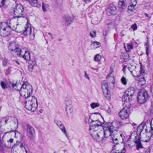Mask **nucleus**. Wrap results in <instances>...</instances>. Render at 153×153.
I'll use <instances>...</instances> for the list:
<instances>
[{"mask_svg":"<svg viewBox=\"0 0 153 153\" xmlns=\"http://www.w3.org/2000/svg\"><path fill=\"white\" fill-rule=\"evenodd\" d=\"M19 91L21 96L25 99H30V95L32 92V87L28 83L24 82L20 90H17Z\"/></svg>","mask_w":153,"mask_h":153,"instance_id":"f257e3e1","label":"nucleus"},{"mask_svg":"<svg viewBox=\"0 0 153 153\" xmlns=\"http://www.w3.org/2000/svg\"><path fill=\"white\" fill-rule=\"evenodd\" d=\"M26 108L28 110L32 112L36 110L38 106L36 98L34 96L26 100L25 102Z\"/></svg>","mask_w":153,"mask_h":153,"instance_id":"f03ea898","label":"nucleus"},{"mask_svg":"<svg viewBox=\"0 0 153 153\" xmlns=\"http://www.w3.org/2000/svg\"><path fill=\"white\" fill-rule=\"evenodd\" d=\"M11 27L5 22L0 23V35L1 36H7L9 35L11 32Z\"/></svg>","mask_w":153,"mask_h":153,"instance_id":"7ed1b4c3","label":"nucleus"},{"mask_svg":"<svg viewBox=\"0 0 153 153\" xmlns=\"http://www.w3.org/2000/svg\"><path fill=\"white\" fill-rule=\"evenodd\" d=\"M8 49L11 52H14L18 56H21V53L22 52L20 46L17 42H11L9 44Z\"/></svg>","mask_w":153,"mask_h":153,"instance_id":"20e7f679","label":"nucleus"},{"mask_svg":"<svg viewBox=\"0 0 153 153\" xmlns=\"http://www.w3.org/2000/svg\"><path fill=\"white\" fill-rule=\"evenodd\" d=\"M91 135L94 139L97 141H101L104 138L103 132L102 130L100 132H98V130L90 129Z\"/></svg>","mask_w":153,"mask_h":153,"instance_id":"39448f33","label":"nucleus"},{"mask_svg":"<svg viewBox=\"0 0 153 153\" xmlns=\"http://www.w3.org/2000/svg\"><path fill=\"white\" fill-rule=\"evenodd\" d=\"M148 97V91L145 89L142 90L137 94V101L140 103L143 104L146 101Z\"/></svg>","mask_w":153,"mask_h":153,"instance_id":"423d86ee","label":"nucleus"},{"mask_svg":"<svg viewBox=\"0 0 153 153\" xmlns=\"http://www.w3.org/2000/svg\"><path fill=\"white\" fill-rule=\"evenodd\" d=\"M24 13L23 7L21 4H17L16 8L14 9L13 18H19L23 17V15Z\"/></svg>","mask_w":153,"mask_h":153,"instance_id":"0eeeda50","label":"nucleus"},{"mask_svg":"<svg viewBox=\"0 0 153 153\" xmlns=\"http://www.w3.org/2000/svg\"><path fill=\"white\" fill-rule=\"evenodd\" d=\"M98 114L99 115V116H100V114L99 113H94L91 114L89 118V120L90 119L91 121L90 122L92 123L91 124L90 126V127L92 128H94V127L96 128L99 127H102V126L105 122L104 120H103V123H102L100 122L97 119V120H94L93 119H92L91 118V117H95L96 116L95 115V114Z\"/></svg>","mask_w":153,"mask_h":153,"instance_id":"6e6552de","label":"nucleus"},{"mask_svg":"<svg viewBox=\"0 0 153 153\" xmlns=\"http://www.w3.org/2000/svg\"><path fill=\"white\" fill-rule=\"evenodd\" d=\"M130 107L125 106L119 113V116L122 119L127 118L130 113Z\"/></svg>","mask_w":153,"mask_h":153,"instance_id":"1a4fd4ad","label":"nucleus"},{"mask_svg":"<svg viewBox=\"0 0 153 153\" xmlns=\"http://www.w3.org/2000/svg\"><path fill=\"white\" fill-rule=\"evenodd\" d=\"M28 21H27V24L26 25L25 29L22 30L20 32H21L22 34L25 36L30 35V38L33 39L35 37V35L31 31V28L30 25V26L28 25Z\"/></svg>","mask_w":153,"mask_h":153,"instance_id":"9d476101","label":"nucleus"},{"mask_svg":"<svg viewBox=\"0 0 153 153\" xmlns=\"http://www.w3.org/2000/svg\"><path fill=\"white\" fill-rule=\"evenodd\" d=\"M27 136L30 140H33L35 137V132L34 128L29 124H27Z\"/></svg>","mask_w":153,"mask_h":153,"instance_id":"9b49d317","label":"nucleus"},{"mask_svg":"<svg viewBox=\"0 0 153 153\" xmlns=\"http://www.w3.org/2000/svg\"><path fill=\"white\" fill-rule=\"evenodd\" d=\"M102 84L104 94L105 96H106L105 97L107 99H109L110 98V93L108 90V84L104 82H102Z\"/></svg>","mask_w":153,"mask_h":153,"instance_id":"f8f14e48","label":"nucleus"},{"mask_svg":"<svg viewBox=\"0 0 153 153\" xmlns=\"http://www.w3.org/2000/svg\"><path fill=\"white\" fill-rule=\"evenodd\" d=\"M122 101L124 102L125 104V106L127 105V106L130 107V103L129 102L131 100L132 97L128 95L125 93L122 98Z\"/></svg>","mask_w":153,"mask_h":153,"instance_id":"ddd939ff","label":"nucleus"},{"mask_svg":"<svg viewBox=\"0 0 153 153\" xmlns=\"http://www.w3.org/2000/svg\"><path fill=\"white\" fill-rule=\"evenodd\" d=\"M116 8L113 4H110L107 9V12L109 15H115L116 13Z\"/></svg>","mask_w":153,"mask_h":153,"instance_id":"4468645a","label":"nucleus"},{"mask_svg":"<svg viewBox=\"0 0 153 153\" xmlns=\"http://www.w3.org/2000/svg\"><path fill=\"white\" fill-rule=\"evenodd\" d=\"M54 122L56 123L58 127L61 129L62 131L65 134L66 137L68 138V136L67 134V131L65 128V127L62 123L60 121H54Z\"/></svg>","mask_w":153,"mask_h":153,"instance_id":"2eb2a0df","label":"nucleus"},{"mask_svg":"<svg viewBox=\"0 0 153 153\" xmlns=\"http://www.w3.org/2000/svg\"><path fill=\"white\" fill-rule=\"evenodd\" d=\"M126 0H119L118 6L120 11H123L126 7Z\"/></svg>","mask_w":153,"mask_h":153,"instance_id":"dca6fc26","label":"nucleus"},{"mask_svg":"<svg viewBox=\"0 0 153 153\" xmlns=\"http://www.w3.org/2000/svg\"><path fill=\"white\" fill-rule=\"evenodd\" d=\"M135 139H137V136L135 137ZM134 143L136 144V149L137 150H139L140 148H143V147L140 142V137L138 138L137 139H135L134 141Z\"/></svg>","mask_w":153,"mask_h":153,"instance_id":"f3484780","label":"nucleus"},{"mask_svg":"<svg viewBox=\"0 0 153 153\" xmlns=\"http://www.w3.org/2000/svg\"><path fill=\"white\" fill-rule=\"evenodd\" d=\"M122 125V123L121 121L117 120H114L112 122V126L115 129L120 128Z\"/></svg>","mask_w":153,"mask_h":153,"instance_id":"a211bd4d","label":"nucleus"},{"mask_svg":"<svg viewBox=\"0 0 153 153\" xmlns=\"http://www.w3.org/2000/svg\"><path fill=\"white\" fill-rule=\"evenodd\" d=\"M27 1L32 6L39 7L41 6V4L38 2L37 0H28Z\"/></svg>","mask_w":153,"mask_h":153,"instance_id":"6ab92c4d","label":"nucleus"},{"mask_svg":"<svg viewBox=\"0 0 153 153\" xmlns=\"http://www.w3.org/2000/svg\"><path fill=\"white\" fill-rule=\"evenodd\" d=\"M135 92V89L133 87H130L128 88L125 93L127 95L131 97L133 95Z\"/></svg>","mask_w":153,"mask_h":153,"instance_id":"aec40b11","label":"nucleus"},{"mask_svg":"<svg viewBox=\"0 0 153 153\" xmlns=\"http://www.w3.org/2000/svg\"><path fill=\"white\" fill-rule=\"evenodd\" d=\"M65 104L66 107L65 110L66 111L72 108L71 105V101L70 100L66 98L65 99Z\"/></svg>","mask_w":153,"mask_h":153,"instance_id":"412c9836","label":"nucleus"},{"mask_svg":"<svg viewBox=\"0 0 153 153\" xmlns=\"http://www.w3.org/2000/svg\"><path fill=\"white\" fill-rule=\"evenodd\" d=\"M109 129H108V130L105 129L102 130L103 132L104 138L105 137L107 138L110 136H111V135H112L113 134V132L114 131H113V130H111L110 129V130Z\"/></svg>","mask_w":153,"mask_h":153,"instance_id":"4be33fe9","label":"nucleus"},{"mask_svg":"<svg viewBox=\"0 0 153 153\" xmlns=\"http://www.w3.org/2000/svg\"><path fill=\"white\" fill-rule=\"evenodd\" d=\"M25 53L24 55H22V52L21 53V56L20 57H22L26 60L28 61L30 60V52L28 51H25Z\"/></svg>","mask_w":153,"mask_h":153,"instance_id":"5701e85b","label":"nucleus"},{"mask_svg":"<svg viewBox=\"0 0 153 153\" xmlns=\"http://www.w3.org/2000/svg\"><path fill=\"white\" fill-rule=\"evenodd\" d=\"M111 137L112 138L113 143L114 144H116V145H114L113 146V149L111 151V153H113V150L116 149L115 147L116 145L118 144V141L117 138L113 134H112V135H111Z\"/></svg>","mask_w":153,"mask_h":153,"instance_id":"b1692460","label":"nucleus"},{"mask_svg":"<svg viewBox=\"0 0 153 153\" xmlns=\"http://www.w3.org/2000/svg\"><path fill=\"white\" fill-rule=\"evenodd\" d=\"M36 63L35 60L34 61H30L29 63V65L28 66V68L30 72H32L34 66Z\"/></svg>","mask_w":153,"mask_h":153,"instance_id":"393cba45","label":"nucleus"},{"mask_svg":"<svg viewBox=\"0 0 153 153\" xmlns=\"http://www.w3.org/2000/svg\"><path fill=\"white\" fill-rule=\"evenodd\" d=\"M150 128H151V131H149V132H151V133H152V134L150 136H146V137H148V139L146 140H142V141H143L144 142H148L150 140V139L151 137H152V135H153V132L152 131L153 130V126H152V122H150Z\"/></svg>","mask_w":153,"mask_h":153,"instance_id":"a878e982","label":"nucleus"},{"mask_svg":"<svg viewBox=\"0 0 153 153\" xmlns=\"http://www.w3.org/2000/svg\"><path fill=\"white\" fill-rule=\"evenodd\" d=\"M9 119L7 117H4L2 118L0 121V124L2 126L8 123Z\"/></svg>","mask_w":153,"mask_h":153,"instance_id":"bb28decb","label":"nucleus"},{"mask_svg":"<svg viewBox=\"0 0 153 153\" xmlns=\"http://www.w3.org/2000/svg\"><path fill=\"white\" fill-rule=\"evenodd\" d=\"M145 124H140L139 126H138L137 128V132H140V134L142 132L144 126H145Z\"/></svg>","mask_w":153,"mask_h":153,"instance_id":"cd10ccee","label":"nucleus"},{"mask_svg":"<svg viewBox=\"0 0 153 153\" xmlns=\"http://www.w3.org/2000/svg\"><path fill=\"white\" fill-rule=\"evenodd\" d=\"M11 132H13V133H14V134H15V135H16V134H17V135L19 134L21 139H22V135L20 133V132H18V131H15V130L13 131V130H12L10 131L5 132L4 133V134H6L8 133Z\"/></svg>","mask_w":153,"mask_h":153,"instance_id":"c85d7f7f","label":"nucleus"},{"mask_svg":"<svg viewBox=\"0 0 153 153\" xmlns=\"http://www.w3.org/2000/svg\"><path fill=\"white\" fill-rule=\"evenodd\" d=\"M123 57L124 61L127 62L129 60L130 56L128 53H126L123 54Z\"/></svg>","mask_w":153,"mask_h":153,"instance_id":"c756f323","label":"nucleus"},{"mask_svg":"<svg viewBox=\"0 0 153 153\" xmlns=\"http://www.w3.org/2000/svg\"><path fill=\"white\" fill-rule=\"evenodd\" d=\"M91 46H94V48H97L100 46V43L97 41L93 42L91 45Z\"/></svg>","mask_w":153,"mask_h":153,"instance_id":"7c9ffc66","label":"nucleus"},{"mask_svg":"<svg viewBox=\"0 0 153 153\" xmlns=\"http://www.w3.org/2000/svg\"><path fill=\"white\" fill-rule=\"evenodd\" d=\"M99 105L100 104L98 103L92 102L90 104V106L93 109L99 107Z\"/></svg>","mask_w":153,"mask_h":153,"instance_id":"2f4dec72","label":"nucleus"},{"mask_svg":"<svg viewBox=\"0 0 153 153\" xmlns=\"http://www.w3.org/2000/svg\"><path fill=\"white\" fill-rule=\"evenodd\" d=\"M2 66L4 67L6 66L8 62V60L6 58H3L2 59Z\"/></svg>","mask_w":153,"mask_h":153,"instance_id":"473e14b6","label":"nucleus"},{"mask_svg":"<svg viewBox=\"0 0 153 153\" xmlns=\"http://www.w3.org/2000/svg\"><path fill=\"white\" fill-rule=\"evenodd\" d=\"M63 22L65 23V26H68L73 22L72 20H64Z\"/></svg>","mask_w":153,"mask_h":153,"instance_id":"72a5a7b5","label":"nucleus"},{"mask_svg":"<svg viewBox=\"0 0 153 153\" xmlns=\"http://www.w3.org/2000/svg\"><path fill=\"white\" fill-rule=\"evenodd\" d=\"M134 7L135 6H132V4H130L128 6V12H129V11L134 12L135 10Z\"/></svg>","mask_w":153,"mask_h":153,"instance_id":"f704fd0d","label":"nucleus"},{"mask_svg":"<svg viewBox=\"0 0 153 153\" xmlns=\"http://www.w3.org/2000/svg\"><path fill=\"white\" fill-rule=\"evenodd\" d=\"M132 67V66H131V67H128V68L129 71H130L131 74H132V75L134 76V77H137V76H138V75H135L133 74V73H134L135 72V71L134 70H132L131 67Z\"/></svg>","mask_w":153,"mask_h":153,"instance_id":"c9c22d12","label":"nucleus"},{"mask_svg":"<svg viewBox=\"0 0 153 153\" xmlns=\"http://www.w3.org/2000/svg\"><path fill=\"white\" fill-rule=\"evenodd\" d=\"M101 56L99 54H97L94 57V60L95 61L98 62L100 61Z\"/></svg>","mask_w":153,"mask_h":153,"instance_id":"e433bc0d","label":"nucleus"},{"mask_svg":"<svg viewBox=\"0 0 153 153\" xmlns=\"http://www.w3.org/2000/svg\"><path fill=\"white\" fill-rule=\"evenodd\" d=\"M110 125H112V122H106L104 124L103 126H102V128H103V130H104L106 129L105 128L106 127H107Z\"/></svg>","mask_w":153,"mask_h":153,"instance_id":"4c0bfd02","label":"nucleus"},{"mask_svg":"<svg viewBox=\"0 0 153 153\" xmlns=\"http://www.w3.org/2000/svg\"><path fill=\"white\" fill-rule=\"evenodd\" d=\"M11 67H8L7 68L4 70V71L5 75H7L10 73Z\"/></svg>","mask_w":153,"mask_h":153,"instance_id":"58836bf2","label":"nucleus"},{"mask_svg":"<svg viewBox=\"0 0 153 153\" xmlns=\"http://www.w3.org/2000/svg\"><path fill=\"white\" fill-rule=\"evenodd\" d=\"M3 143V141L1 140V137H0V152H2L4 151Z\"/></svg>","mask_w":153,"mask_h":153,"instance_id":"ea45409f","label":"nucleus"},{"mask_svg":"<svg viewBox=\"0 0 153 153\" xmlns=\"http://www.w3.org/2000/svg\"><path fill=\"white\" fill-rule=\"evenodd\" d=\"M1 86L3 89H5L7 88V86L5 83L3 81H1L0 83Z\"/></svg>","mask_w":153,"mask_h":153,"instance_id":"a19ab883","label":"nucleus"},{"mask_svg":"<svg viewBox=\"0 0 153 153\" xmlns=\"http://www.w3.org/2000/svg\"><path fill=\"white\" fill-rule=\"evenodd\" d=\"M127 48L128 50L126 48V46H124V48L125 49V50L127 52H128L129 51V50L131 49H132L133 48V46L132 45L128 44L127 46Z\"/></svg>","mask_w":153,"mask_h":153,"instance_id":"79ce46f5","label":"nucleus"},{"mask_svg":"<svg viewBox=\"0 0 153 153\" xmlns=\"http://www.w3.org/2000/svg\"><path fill=\"white\" fill-rule=\"evenodd\" d=\"M74 18L73 16L72 18L70 16H69L68 14H66L63 16L64 19H74Z\"/></svg>","mask_w":153,"mask_h":153,"instance_id":"37998d69","label":"nucleus"},{"mask_svg":"<svg viewBox=\"0 0 153 153\" xmlns=\"http://www.w3.org/2000/svg\"><path fill=\"white\" fill-rule=\"evenodd\" d=\"M122 83L124 85H126L127 84V81L125 77L123 76L121 79Z\"/></svg>","mask_w":153,"mask_h":153,"instance_id":"c03bdc74","label":"nucleus"},{"mask_svg":"<svg viewBox=\"0 0 153 153\" xmlns=\"http://www.w3.org/2000/svg\"><path fill=\"white\" fill-rule=\"evenodd\" d=\"M90 35L92 37H96V31L93 30L90 32Z\"/></svg>","mask_w":153,"mask_h":153,"instance_id":"a18cd8bd","label":"nucleus"},{"mask_svg":"<svg viewBox=\"0 0 153 153\" xmlns=\"http://www.w3.org/2000/svg\"><path fill=\"white\" fill-rule=\"evenodd\" d=\"M146 55L148 56L149 54V45L148 43H146Z\"/></svg>","mask_w":153,"mask_h":153,"instance_id":"49530a36","label":"nucleus"},{"mask_svg":"<svg viewBox=\"0 0 153 153\" xmlns=\"http://www.w3.org/2000/svg\"><path fill=\"white\" fill-rule=\"evenodd\" d=\"M144 66H143L142 65H140V74H142L144 72Z\"/></svg>","mask_w":153,"mask_h":153,"instance_id":"de8ad7c7","label":"nucleus"},{"mask_svg":"<svg viewBox=\"0 0 153 153\" xmlns=\"http://www.w3.org/2000/svg\"><path fill=\"white\" fill-rule=\"evenodd\" d=\"M91 23L94 25H97L100 22V21H98L97 20H91Z\"/></svg>","mask_w":153,"mask_h":153,"instance_id":"09e8293b","label":"nucleus"},{"mask_svg":"<svg viewBox=\"0 0 153 153\" xmlns=\"http://www.w3.org/2000/svg\"><path fill=\"white\" fill-rule=\"evenodd\" d=\"M131 28L134 31L136 30L137 29V26L136 24L134 23V24L131 25Z\"/></svg>","mask_w":153,"mask_h":153,"instance_id":"8fccbe9b","label":"nucleus"},{"mask_svg":"<svg viewBox=\"0 0 153 153\" xmlns=\"http://www.w3.org/2000/svg\"><path fill=\"white\" fill-rule=\"evenodd\" d=\"M139 81L140 82H142L143 83V84L145 83L146 82L145 79L144 77H141L140 78Z\"/></svg>","mask_w":153,"mask_h":153,"instance_id":"3c124183","label":"nucleus"},{"mask_svg":"<svg viewBox=\"0 0 153 153\" xmlns=\"http://www.w3.org/2000/svg\"><path fill=\"white\" fill-rule=\"evenodd\" d=\"M105 130H108V129H110L111 130H113V131H114L116 130L113 128V126L112 125H110L109 126H108L107 127H106L105 128Z\"/></svg>","mask_w":153,"mask_h":153,"instance_id":"603ef678","label":"nucleus"},{"mask_svg":"<svg viewBox=\"0 0 153 153\" xmlns=\"http://www.w3.org/2000/svg\"><path fill=\"white\" fill-rule=\"evenodd\" d=\"M131 4L132 6H135L137 4L136 0H131Z\"/></svg>","mask_w":153,"mask_h":153,"instance_id":"864d4df0","label":"nucleus"},{"mask_svg":"<svg viewBox=\"0 0 153 153\" xmlns=\"http://www.w3.org/2000/svg\"><path fill=\"white\" fill-rule=\"evenodd\" d=\"M66 112L67 115H68V116H69L70 115V114H71L73 112V108H72L71 109L69 110L68 111Z\"/></svg>","mask_w":153,"mask_h":153,"instance_id":"5fc2aeb1","label":"nucleus"},{"mask_svg":"<svg viewBox=\"0 0 153 153\" xmlns=\"http://www.w3.org/2000/svg\"><path fill=\"white\" fill-rule=\"evenodd\" d=\"M42 9L44 12L46 11V9L45 7V6L44 4V3L43 2L42 3Z\"/></svg>","mask_w":153,"mask_h":153,"instance_id":"6e6d98bb","label":"nucleus"},{"mask_svg":"<svg viewBox=\"0 0 153 153\" xmlns=\"http://www.w3.org/2000/svg\"><path fill=\"white\" fill-rule=\"evenodd\" d=\"M85 77L86 78H87L88 79H89V77L88 76V75L86 74V71H85Z\"/></svg>","mask_w":153,"mask_h":153,"instance_id":"4d7b16f0","label":"nucleus"},{"mask_svg":"<svg viewBox=\"0 0 153 153\" xmlns=\"http://www.w3.org/2000/svg\"><path fill=\"white\" fill-rule=\"evenodd\" d=\"M150 151L151 149L149 148L146 151L145 153H150Z\"/></svg>","mask_w":153,"mask_h":153,"instance_id":"13d9d810","label":"nucleus"},{"mask_svg":"<svg viewBox=\"0 0 153 153\" xmlns=\"http://www.w3.org/2000/svg\"><path fill=\"white\" fill-rule=\"evenodd\" d=\"M47 34H49L50 35V37L52 39H53V38L52 36V34L50 33H47L46 35H47Z\"/></svg>","mask_w":153,"mask_h":153,"instance_id":"bf43d9fd","label":"nucleus"},{"mask_svg":"<svg viewBox=\"0 0 153 153\" xmlns=\"http://www.w3.org/2000/svg\"><path fill=\"white\" fill-rule=\"evenodd\" d=\"M85 3H88L91 1V0H82Z\"/></svg>","mask_w":153,"mask_h":153,"instance_id":"052dcab7","label":"nucleus"},{"mask_svg":"<svg viewBox=\"0 0 153 153\" xmlns=\"http://www.w3.org/2000/svg\"><path fill=\"white\" fill-rule=\"evenodd\" d=\"M14 123L16 126H18V121L17 120H16V121L14 122Z\"/></svg>","mask_w":153,"mask_h":153,"instance_id":"680f3d73","label":"nucleus"},{"mask_svg":"<svg viewBox=\"0 0 153 153\" xmlns=\"http://www.w3.org/2000/svg\"><path fill=\"white\" fill-rule=\"evenodd\" d=\"M13 139H12V138H10L9 140V142L11 143H13Z\"/></svg>","mask_w":153,"mask_h":153,"instance_id":"e2e57ef3","label":"nucleus"},{"mask_svg":"<svg viewBox=\"0 0 153 153\" xmlns=\"http://www.w3.org/2000/svg\"><path fill=\"white\" fill-rule=\"evenodd\" d=\"M151 92L152 94V96H153V86H152L151 88Z\"/></svg>","mask_w":153,"mask_h":153,"instance_id":"0e129e2a","label":"nucleus"},{"mask_svg":"<svg viewBox=\"0 0 153 153\" xmlns=\"http://www.w3.org/2000/svg\"><path fill=\"white\" fill-rule=\"evenodd\" d=\"M113 72V70L112 69V67H111V68H110V72L109 73V74H111Z\"/></svg>","mask_w":153,"mask_h":153,"instance_id":"69168bd1","label":"nucleus"},{"mask_svg":"<svg viewBox=\"0 0 153 153\" xmlns=\"http://www.w3.org/2000/svg\"><path fill=\"white\" fill-rule=\"evenodd\" d=\"M145 15L147 17L150 18L151 17V16L149 15L146 14V13H145Z\"/></svg>","mask_w":153,"mask_h":153,"instance_id":"338daca9","label":"nucleus"},{"mask_svg":"<svg viewBox=\"0 0 153 153\" xmlns=\"http://www.w3.org/2000/svg\"><path fill=\"white\" fill-rule=\"evenodd\" d=\"M16 83L12 84V86L13 87V88L16 86Z\"/></svg>","mask_w":153,"mask_h":153,"instance_id":"774afa93","label":"nucleus"}]
</instances>
